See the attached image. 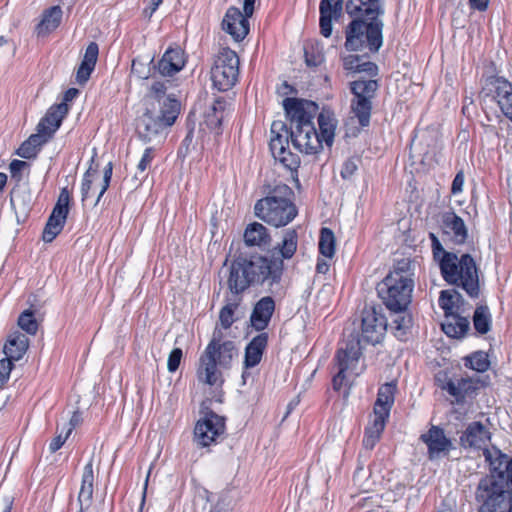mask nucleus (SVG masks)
<instances>
[{"mask_svg":"<svg viewBox=\"0 0 512 512\" xmlns=\"http://www.w3.org/2000/svg\"><path fill=\"white\" fill-rule=\"evenodd\" d=\"M153 158H154L153 148H151V147L146 148L138 165H137V170L140 173H143L150 166Z\"/></svg>","mask_w":512,"mask_h":512,"instance_id":"4d7b16f0","label":"nucleus"},{"mask_svg":"<svg viewBox=\"0 0 512 512\" xmlns=\"http://www.w3.org/2000/svg\"><path fill=\"white\" fill-rule=\"evenodd\" d=\"M182 356L183 352L180 348H174L170 352L167 360V369L169 372L173 373L178 369Z\"/></svg>","mask_w":512,"mask_h":512,"instance_id":"5fc2aeb1","label":"nucleus"},{"mask_svg":"<svg viewBox=\"0 0 512 512\" xmlns=\"http://www.w3.org/2000/svg\"><path fill=\"white\" fill-rule=\"evenodd\" d=\"M68 105L64 102L50 107L37 125V133L48 141L60 127L68 113Z\"/></svg>","mask_w":512,"mask_h":512,"instance_id":"6ab92c4d","label":"nucleus"},{"mask_svg":"<svg viewBox=\"0 0 512 512\" xmlns=\"http://www.w3.org/2000/svg\"><path fill=\"white\" fill-rule=\"evenodd\" d=\"M244 13L237 7L227 9L222 21V29L236 41H242L249 33V22Z\"/></svg>","mask_w":512,"mask_h":512,"instance_id":"a211bd4d","label":"nucleus"},{"mask_svg":"<svg viewBox=\"0 0 512 512\" xmlns=\"http://www.w3.org/2000/svg\"><path fill=\"white\" fill-rule=\"evenodd\" d=\"M65 222L59 218L50 215L43 231V241L52 242L56 236L62 231Z\"/></svg>","mask_w":512,"mask_h":512,"instance_id":"09e8293b","label":"nucleus"},{"mask_svg":"<svg viewBox=\"0 0 512 512\" xmlns=\"http://www.w3.org/2000/svg\"><path fill=\"white\" fill-rule=\"evenodd\" d=\"M475 330L480 334H486L491 328V315L485 306L476 308L473 316Z\"/></svg>","mask_w":512,"mask_h":512,"instance_id":"c03bdc74","label":"nucleus"},{"mask_svg":"<svg viewBox=\"0 0 512 512\" xmlns=\"http://www.w3.org/2000/svg\"><path fill=\"white\" fill-rule=\"evenodd\" d=\"M18 325L28 334L34 335L37 332V322L31 311H24L18 319Z\"/></svg>","mask_w":512,"mask_h":512,"instance_id":"8fccbe9b","label":"nucleus"},{"mask_svg":"<svg viewBox=\"0 0 512 512\" xmlns=\"http://www.w3.org/2000/svg\"><path fill=\"white\" fill-rule=\"evenodd\" d=\"M460 294L455 290H443L439 296V306L444 310L445 318L456 314Z\"/></svg>","mask_w":512,"mask_h":512,"instance_id":"79ce46f5","label":"nucleus"},{"mask_svg":"<svg viewBox=\"0 0 512 512\" xmlns=\"http://www.w3.org/2000/svg\"><path fill=\"white\" fill-rule=\"evenodd\" d=\"M236 307H237L236 304H227L221 309L220 314H219V319H220L221 325L225 329L229 328L233 324V322H234L233 315H234V311H235Z\"/></svg>","mask_w":512,"mask_h":512,"instance_id":"603ef678","label":"nucleus"},{"mask_svg":"<svg viewBox=\"0 0 512 512\" xmlns=\"http://www.w3.org/2000/svg\"><path fill=\"white\" fill-rule=\"evenodd\" d=\"M239 75V58L230 48H222L211 68L213 86L219 91H227L237 82Z\"/></svg>","mask_w":512,"mask_h":512,"instance_id":"9d476101","label":"nucleus"},{"mask_svg":"<svg viewBox=\"0 0 512 512\" xmlns=\"http://www.w3.org/2000/svg\"><path fill=\"white\" fill-rule=\"evenodd\" d=\"M13 364L8 359L0 360V388L8 381Z\"/></svg>","mask_w":512,"mask_h":512,"instance_id":"6e6d98bb","label":"nucleus"},{"mask_svg":"<svg viewBox=\"0 0 512 512\" xmlns=\"http://www.w3.org/2000/svg\"><path fill=\"white\" fill-rule=\"evenodd\" d=\"M112 170V162H109L104 168L102 178H100L98 170L92 167L85 172L81 185L82 202H87L97 194V197L93 202V206H96L99 203L101 197L109 187Z\"/></svg>","mask_w":512,"mask_h":512,"instance_id":"ddd939ff","label":"nucleus"},{"mask_svg":"<svg viewBox=\"0 0 512 512\" xmlns=\"http://www.w3.org/2000/svg\"><path fill=\"white\" fill-rule=\"evenodd\" d=\"M224 431V418L209 412L196 423L194 441L200 447H208L217 443L218 439L224 434Z\"/></svg>","mask_w":512,"mask_h":512,"instance_id":"4468645a","label":"nucleus"},{"mask_svg":"<svg viewBox=\"0 0 512 512\" xmlns=\"http://www.w3.org/2000/svg\"><path fill=\"white\" fill-rule=\"evenodd\" d=\"M343 0H321L319 5L320 12V32L328 38L332 34V22L338 20L342 14Z\"/></svg>","mask_w":512,"mask_h":512,"instance_id":"4be33fe9","label":"nucleus"},{"mask_svg":"<svg viewBox=\"0 0 512 512\" xmlns=\"http://www.w3.org/2000/svg\"><path fill=\"white\" fill-rule=\"evenodd\" d=\"M70 199L71 196L67 187L62 188L51 215L66 222L69 213Z\"/></svg>","mask_w":512,"mask_h":512,"instance_id":"49530a36","label":"nucleus"},{"mask_svg":"<svg viewBox=\"0 0 512 512\" xmlns=\"http://www.w3.org/2000/svg\"><path fill=\"white\" fill-rule=\"evenodd\" d=\"M382 21H364L354 19L346 28L345 48L348 51H360L369 48L377 52L383 44Z\"/></svg>","mask_w":512,"mask_h":512,"instance_id":"0eeeda50","label":"nucleus"},{"mask_svg":"<svg viewBox=\"0 0 512 512\" xmlns=\"http://www.w3.org/2000/svg\"><path fill=\"white\" fill-rule=\"evenodd\" d=\"M81 422V414L75 411L69 421L68 428L66 429L67 434H71L72 430Z\"/></svg>","mask_w":512,"mask_h":512,"instance_id":"0e129e2a","label":"nucleus"},{"mask_svg":"<svg viewBox=\"0 0 512 512\" xmlns=\"http://www.w3.org/2000/svg\"><path fill=\"white\" fill-rule=\"evenodd\" d=\"M43 136L38 133L31 135L17 150V154L25 159H30L37 154L38 149L45 144Z\"/></svg>","mask_w":512,"mask_h":512,"instance_id":"a19ab883","label":"nucleus"},{"mask_svg":"<svg viewBox=\"0 0 512 512\" xmlns=\"http://www.w3.org/2000/svg\"><path fill=\"white\" fill-rule=\"evenodd\" d=\"M69 435L70 434H67V431H65L64 433L63 432L59 433L55 438H53V440L51 441V443L49 445L50 451L56 452L57 450H59L63 446V444L66 442Z\"/></svg>","mask_w":512,"mask_h":512,"instance_id":"bf43d9fd","label":"nucleus"},{"mask_svg":"<svg viewBox=\"0 0 512 512\" xmlns=\"http://www.w3.org/2000/svg\"><path fill=\"white\" fill-rule=\"evenodd\" d=\"M226 102L222 99H216L211 112L206 115V123L211 129H219L224 118Z\"/></svg>","mask_w":512,"mask_h":512,"instance_id":"a18cd8bd","label":"nucleus"},{"mask_svg":"<svg viewBox=\"0 0 512 512\" xmlns=\"http://www.w3.org/2000/svg\"><path fill=\"white\" fill-rule=\"evenodd\" d=\"M98 53V45L95 42H91L87 46L82 62L77 70L76 79L79 84H84L89 79L95 68Z\"/></svg>","mask_w":512,"mask_h":512,"instance_id":"c85d7f7f","label":"nucleus"},{"mask_svg":"<svg viewBox=\"0 0 512 512\" xmlns=\"http://www.w3.org/2000/svg\"><path fill=\"white\" fill-rule=\"evenodd\" d=\"M62 19V10L60 6H53L44 11L42 20L39 23L37 30L39 34H46L55 30Z\"/></svg>","mask_w":512,"mask_h":512,"instance_id":"e433bc0d","label":"nucleus"},{"mask_svg":"<svg viewBox=\"0 0 512 512\" xmlns=\"http://www.w3.org/2000/svg\"><path fill=\"white\" fill-rule=\"evenodd\" d=\"M165 103L167 107L165 110L156 111V107H152V109H147L140 118L137 129L140 137L145 141H152L177 119L180 103L170 99Z\"/></svg>","mask_w":512,"mask_h":512,"instance_id":"6e6552de","label":"nucleus"},{"mask_svg":"<svg viewBox=\"0 0 512 512\" xmlns=\"http://www.w3.org/2000/svg\"><path fill=\"white\" fill-rule=\"evenodd\" d=\"M443 389L446 390L457 402H460L473 389V382L469 379L449 380Z\"/></svg>","mask_w":512,"mask_h":512,"instance_id":"58836bf2","label":"nucleus"},{"mask_svg":"<svg viewBox=\"0 0 512 512\" xmlns=\"http://www.w3.org/2000/svg\"><path fill=\"white\" fill-rule=\"evenodd\" d=\"M361 355L362 347L360 340L351 339L339 348L336 355L339 370L333 377V387L335 390L341 389L344 384L351 382L363 371V367L360 366Z\"/></svg>","mask_w":512,"mask_h":512,"instance_id":"1a4fd4ad","label":"nucleus"},{"mask_svg":"<svg viewBox=\"0 0 512 512\" xmlns=\"http://www.w3.org/2000/svg\"><path fill=\"white\" fill-rule=\"evenodd\" d=\"M171 86V81H155L150 88L148 98L151 100V106H158L159 109L165 110L166 101L168 99L178 101L174 93L168 92V87Z\"/></svg>","mask_w":512,"mask_h":512,"instance_id":"473e14b6","label":"nucleus"},{"mask_svg":"<svg viewBox=\"0 0 512 512\" xmlns=\"http://www.w3.org/2000/svg\"><path fill=\"white\" fill-rule=\"evenodd\" d=\"M411 325L412 318L408 313L405 312V310L394 312L390 327L398 339H405L409 329L411 328Z\"/></svg>","mask_w":512,"mask_h":512,"instance_id":"ea45409f","label":"nucleus"},{"mask_svg":"<svg viewBox=\"0 0 512 512\" xmlns=\"http://www.w3.org/2000/svg\"><path fill=\"white\" fill-rule=\"evenodd\" d=\"M270 240L267 228L261 223H251L245 229L244 241L247 246L265 248L269 245Z\"/></svg>","mask_w":512,"mask_h":512,"instance_id":"2f4dec72","label":"nucleus"},{"mask_svg":"<svg viewBox=\"0 0 512 512\" xmlns=\"http://www.w3.org/2000/svg\"><path fill=\"white\" fill-rule=\"evenodd\" d=\"M341 60L343 68L349 73L365 72L370 76L377 74V65L370 61L361 62L362 58L358 55H342Z\"/></svg>","mask_w":512,"mask_h":512,"instance_id":"72a5a7b5","label":"nucleus"},{"mask_svg":"<svg viewBox=\"0 0 512 512\" xmlns=\"http://www.w3.org/2000/svg\"><path fill=\"white\" fill-rule=\"evenodd\" d=\"M490 438L491 434L488 428L484 424L475 421L467 426L460 439L463 446L484 450Z\"/></svg>","mask_w":512,"mask_h":512,"instance_id":"393cba45","label":"nucleus"},{"mask_svg":"<svg viewBox=\"0 0 512 512\" xmlns=\"http://www.w3.org/2000/svg\"><path fill=\"white\" fill-rule=\"evenodd\" d=\"M255 1L256 0H244L243 1V10H244V14L247 17H251L253 15Z\"/></svg>","mask_w":512,"mask_h":512,"instance_id":"774afa93","label":"nucleus"},{"mask_svg":"<svg viewBox=\"0 0 512 512\" xmlns=\"http://www.w3.org/2000/svg\"><path fill=\"white\" fill-rule=\"evenodd\" d=\"M319 251L320 253L327 257L332 258L335 254V236L331 229L322 228L320 231V239H319Z\"/></svg>","mask_w":512,"mask_h":512,"instance_id":"37998d69","label":"nucleus"},{"mask_svg":"<svg viewBox=\"0 0 512 512\" xmlns=\"http://www.w3.org/2000/svg\"><path fill=\"white\" fill-rule=\"evenodd\" d=\"M275 310V302L272 297L261 298L254 306L250 316V322L254 329L263 331L269 324Z\"/></svg>","mask_w":512,"mask_h":512,"instance_id":"a878e982","label":"nucleus"},{"mask_svg":"<svg viewBox=\"0 0 512 512\" xmlns=\"http://www.w3.org/2000/svg\"><path fill=\"white\" fill-rule=\"evenodd\" d=\"M486 462H488L492 477L488 480L498 483L512 489V458L502 453L498 448H485L483 451Z\"/></svg>","mask_w":512,"mask_h":512,"instance_id":"dca6fc26","label":"nucleus"},{"mask_svg":"<svg viewBox=\"0 0 512 512\" xmlns=\"http://www.w3.org/2000/svg\"><path fill=\"white\" fill-rule=\"evenodd\" d=\"M350 86L354 96L351 100V113L361 127H366L370 123L372 99L378 89V82L376 80H357L351 82Z\"/></svg>","mask_w":512,"mask_h":512,"instance_id":"f8f14e48","label":"nucleus"},{"mask_svg":"<svg viewBox=\"0 0 512 512\" xmlns=\"http://www.w3.org/2000/svg\"><path fill=\"white\" fill-rule=\"evenodd\" d=\"M283 106L290 128L281 121H274L270 129L269 147L276 161L294 171L300 165V158L288 149L289 138L296 150L307 155L316 154L323 148L313 122L317 106L313 102L296 98L284 99Z\"/></svg>","mask_w":512,"mask_h":512,"instance_id":"f257e3e1","label":"nucleus"},{"mask_svg":"<svg viewBox=\"0 0 512 512\" xmlns=\"http://www.w3.org/2000/svg\"><path fill=\"white\" fill-rule=\"evenodd\" d=\"M469 327V320L458 314L445 318V321L442 323V330L447 336L452 338L463 337L468 332Z\"/></svg>","mask_w":512,"mask_h":512,"instance_id":"f704fd0d","label":"nucleus"},{"mask_svg":"<svg viewBox=\"0 0 512 512\" xmlns=\"http://www.w3.org/2000/svg\"><path fill=\"white\" fill-rule=\"evenodd\" d=\"M443 232L450 237L455 244H463L468 238V229L464 220L455 212L448 211L442 214Z\"/></svg>","mask_w":512,"mask_h":512,"instance_id":"5701e85b","label":"nucleus"},{"mask_svg":"<svg viewBox=\"0 0 512 512\" xmlns=\"http://www.w3.org/2000/svg\"><path fill=\"white\" fill-rule=\"evenodd\" d=\"M298 236L294 229L285 231L282 242L274 248V255L280 254L282 259H290L297 250Z\"/></svg>","mask_w":512,"mask_h":512,"instance_id":"4c0bfd02","label":"nucleus"},{"mask_svg":"<svg viewBox=\"0 0 512 512\" xmlns=\"http://www.w3.org/2000/svg\"><path fill=\"white\" fill-rule=\"evenodd\" d=\"M386 425L385 420L377 419L372 417L368 426L365 429V434L363 438V446L372 450L376 443L379 441L382 432L384 431Z\"/></svg>","mask_w":512,"mask_h":512,"instance_id":"c9c22d12","label":"nucleus"},{"mask_svg":"<svg viewBox=\"0 0 512 512\" xmlns=\"http://www.w3.org/2000/svg\"><path fill=\"white\" fill-rule=\"evenodd\" d=\"M465 366L477 372H485L490 366L488 355L483 351H476L464 358Z\"/></svg>","mask_w":512,"mask_h":512,"instance_id":"de8ad7c7","label":"nucleus"},{"mask_svg":"<svg viewBox=\"0 0 512 512\" xmlns=\"http://www.w3.org/2000/svg\"><path fill=\"white\" fill-rule=\"evenodd\" d=\"M420 438L428 448L430 460H435L447 455L453 448L452 441L446 437L444 430L437 426H432L426 433L422 434Z\"/></svg>","mask_w":512,"mask_h":512,"instance_id":"f3484780","label":"nucleus"},{"mask_svg":"<svg viewBox=\"0 0 512 512\" xmlns=\"http://www.w3.org/2000/svg\"><path fill=\"white\" fill-rule=\"evenodd\" d=\"M131 71L139 78L146 79L148 77L146 66L138 60H133Z\"/></svg>","mask_w":512,"mask_h":512,"instance_id":"052dcab7","label":"nucleus"},{"mask_svg":"<svg viewBox=\"0 0 512 512\" xmlns=\"http://www.w3.org/2000/svg\"><path fill=\"white\" fill-rule=\"evenodd\" d=\"M29 341L26 335L15 332L11 334L4 346L5 359L18 361L26 353Z\"/></svg>","mask_w":512,"mask_h":512,"instance_id":"c756f323","label":"nucleus"},{"mask_svg":"<svg viewBox=\"0 0 512 512\" xmlns=\"http://www.w3.org/2000/svg\"><path fill=\"white\" fill-rule=\"evenodd\" d=\"M319 136L322 144L325 143L331 147L334 142L335 131L337 127V119L335 115L329 110H322L318 115Z\"/></svg>","mask_w":512,"mask_h":512,"instance_id":"7c9ffc66","label":"nucleus"},{"mask_svg":"<svg viewBox=\"0 0 512 512\" xmlns=\"http://www.w3.org/2000/svg\"><path fill=\"white\" fill-rule=\"evenodd\" d=\"M387 329L385 316L375 307H365L361 315V338L362 342L375 345L381 341Z\"/></svg>","mask_w":512,"mask_h":512,"instance_id":"2eb2a0df","label":"nucleus"},{"mask_svg":"<svg viewBox=\"0 0 512 512\" xmlns=\"http://www.w3.org/2000/svg\"><path fill=\"white\" fill-rule=\"evenodd\" d=\"M346 12L350 16L364 21H382L379 17L383 14L380 0H348Z\"/></svg>","mask_w":512,"mask_h":512,"instance_id":"412c9836","label":"nucleus"},{"mask_svg":"<svg viewBox=\"0 0 512 512\" xmlns=\"http://www.w3.org/2000/svg\"><path fill=\"white\" fill-rule=\"evenodd\" d=\"M185 64L183 51L180 48H169L158 62V71L163 76H172L179 72Z\"/></svg>","mask_w":512,"mask_h":512,"instance_id":"cd10ccee","label":"nucleus"},{"mask_svg":"<svg viewBox=\"0 0 512 512\" xmlns=\"http://www.w3.org/2000/svg\"><path fill=\"white\" fill-rule=\"evenodd\" d=\"M464 186V174L463 172H458L456 176L453 179L452 186H451V192L454 195H457L463 191Z\"/></svg>","mask_w":512,"mask_h":512,"instance_id":"680f3d73","label":"nucleus"},{"mask_svg":"<svg viewBox=\"0 0 512 512\" xmlns=\"http://www.w3.org/2000/svg\"><path fill=\"white\" fill-rule=\"evenodd\" d=\"M396 390L395 382L386 383L379 388L372 417L387 421L394 404Z\"/></svg>","mask_w":512,"mask_h":512,"instance_id":"b1692460","label":"nucleus"},{"mask_svg":"<svg viewBox=\"0 0 512 512\" xmlns=\"http://www.w3.org/2000/svg\"><path fill=\"white\" fill-rule=\"evenodd\" d=\"M413 288L414 281L410 274L397 268L377 285V293L390 311L400 312L410 304Z\"/></svg>","mask_w":512,"mask_h":512,"instance_id":"423d86ee","label":"nucleus"},{"mask_svg":"<svg viewBox=\"0 0 512 512\" xmlns=\"http://www.w3.org/2000/svg\"><path fill=\"white\" fill-rule=\"evenodd\" d=\"M237 356V349L232 341L213 338L199 357L196 369L197 380L201 384L219 388L224 383L222 370L231 367Z\"/></svg>","mask_w":512,"mask_h":512,"instance_id":"7ed1b4c3","label":"nucleus"},{"mask_svg":"<svg viewBox=\"0 0 512 512\" xmlns=\"http://www.w3.org/2000/svg\"><path fill=\"white\" fill-rule=\"evenodd\" d=\"M477 498L482 501L478 512H512V489H504L497 481L482 480Z\"/></svg>","mask_w":512,"mask_h":512,"instance_id":"9b49d317","label":"nucleus"},{"mask_svg":"<svg viewBox=\"0 0 512 512\" xmlns=\"http://www.w3.org/2000/svg\"><path fill=\"white\" fill-rule=\"evenodd\" d=\"M268 334L261 332L252 338L245 348L244 367L253 368L258 365L262 359L263 353L267 347Z\"/></svg>","mask_w":512,"mask_h":512,"instance_id":"bb28decb","label":"nucleus"},{"mask_svg":"<svg viewBox=\"0 0 512 512\" xmlns=\"http://www.w3.org/2000/svg\"><path fill=\"white\" fill-rule=\"evenodd\" d=\"M292 195L293 191L288 185L276 184L265 198L256 202L255 215L274 227L287 225L297 215L296 207L291 201Z\"/></svg>","mask_w":512,"mask_h":512,"instance_id":"20e7f679","label":"nucleus"},{"mask_svg":"<svg viewBox=\"0 0 512 512\" xmlns=\"http://www.w3.org/2000/svg\"><path fill=\"white\" fill-rule=\"evenodd\" d=\"M357 163L354 159H348L344 162L342 169H341V177L343 179H349L351 176L354 175V173L357 171Z\"/></svg>","mask_w":512,"mask_h":512,"instance_id":"13d9d810","label":"nucleus"},{"mask_svg":"<svg viewBox=\"0 0 512 512\" xmlns=\"http://www.w3.org/2000/svg\"><path fill=\"white\" fill-rule=\"evenodd\" d=\"M283 274V260L264 256L237 259L230 268L228 285L233 293H240L250 285H266L272 289L278 285Z\"/></svg>","mask_w":512,"mask_h":512,"instance_id":"f03ea898","label":"nucleus"},{"mask_svg":"<svg viewBox=\"0 0 512 512\" xmlns=\"http://www.w3.org/2000/svg\"><path fill=\"white\" fill-rule=\"evenodd\" d=\"M488 89L494 94L503 114L512 121V85L502 77H492L488 80Z\"/></svg>","mask_w":512,"mask_h":512,"instance_id":"aec40b11","label":"nucleus"},{"mask_svg":"<svg viewBox=\"0 0 512 512\" xmlns=\"http://www.w3.org/2000/svg\"><path fill=\"white\" fill-rule=\"evenodd\" d=\"M472 8L484 11L488 7L489 0H469Z\"/></svg>","mask_w":512,"mask_h":512,"instance_id":"338daca9","label":"nucleus"},{"mask_svg":"<svg viewBox=\"0 0 512 512\" xmlns=\"http://www.w3.org/2000/svg\"><path fill=\"white\" fill-rule=\"evenodd\" d=\"M12 499L9 496L0 497V512H11Z\"/></svg>","mask_w":512,"mask_h":512,"instance_id":"69168bd1","label":"nucleus"},{"mask_svg":"<svg viewBox=\"0 0 512 512\" xmlns=\"http://www.w3.org/2000/svg\"><path fill=\"white\" fill-rule=\"evenodd\" d=\"M27 166H28V164L25 161L17 160V159L13 160L9 165V169L12 174V177H15Z\"/></svg>","mask_w":512,"mask_h":512,"instance_id":"e2e57ef3","label":"nucleus"},{"mask_svg":"<svg viewBox=\"0 0 512 512\" xmlns=\"http://www.w3.org/2000/svg\"><path fill=\"white\" fill-rule=\"evenodd\" d=\"M443 279L451 285L461 287L471 297L479 295V275L473 257L469 254L447 255L439 267Z\"/></svg>","mask_w":512,"mask_h":512,"instance_id":"39448f33","label":"nucleus"},{"mask_svg":"<svg viewBox=\"0 0 512 512\" xmlns=\"http://www.w3.org/2000/svg\"><path fill=\"white\" fill-rule=\"evenodd\" d=\"M11 206L17 209L22 206L25 209L30 203V195L25 191H13L10 198Z\"/></svg>","mask_w":512,"mask_h":512,"instance_id":"864d4df0","label":"nucleus"},{"mask_svg":"<svg viewBox=\"0 0 512 512\" xmlns=\"http://www.w3.org/2000/svg\"><path fill=\"white\" fill-rule=\"evenodd\" d=\"M429 238L431 240V247L433 252L434 259L438 262L439 267L443 264V261L446 259L447 255H452L453 252H447L443 248L440 240L434 233L429 234Z\"/></svg>","mask_w":512,"mask_h":512,"instance_id":"3c124183","label":"nucleus"}]
</instances>
